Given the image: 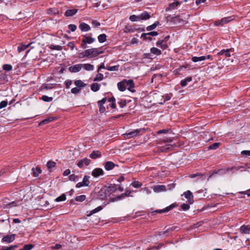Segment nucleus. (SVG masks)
<instances>
[{
    "label": "nucleus",
    "mask_w": 250,
    "mask_h": 250,
    "mask_svg": "<svg viewBox=\"0 0 250 250\" xmlns=\"http://www.w3.org/2000/svg\"><path fill=\"white\" fill-rule=\"evenodd\" d=\"M144 132H145V129L144 128H140L137 129L132 131H129L124 134L125 138V139H129L132 137L136 136L141 134H142Z\"/></svg>",
    "instance_id": "1"
},
{
    "label": "nucleus",
    "mask_w": 250,
    "mask_h": 250,
    "mask_svg": "<svg viewBox=\"0 0 250 250\" xmlns=\"http://www.w3.org/2000/svg\"><path fill=\"white\" fill-rule=\"evenodd\" d=\"M95 41V39L91 37L87 36L86 35L83 36L82 40L81 47L85 49L87 47L86 44H91Z\"/></svg>",
    "instance_id": "2"
},
{
    "label": "nucleus",
    "mask_w": 250,
    "mask_h": 250,
    "mask_svg": "<svg viewBox=\"0 0 250 250\" xmlns=\"http://www.w3.org/2000/svg\"><path fill=\"white\" fill-rule=\"evenodd\" d=\"M86 57L88 58H94L98 56V48H93L85 50Z\"/></svg>",
    "instance_id": "3"
},
{
    "label": "nucleus",
    "mask_w": 250,
    "mask_h": 250,
    "mask_svg": "<svg viewBox=\"0 0 250 250\" xmlns=\"http://www.w3.org/2000/svg\"><path fill=\"white\" fill-rule=\"evenodd\" d=\"M89 178L90 177L88 176H84L82 182H79L76 185L77 188H81L83 186L87 187L89 184Z\"/></svg>",
    "instance_id": "4"
},
{
    "label": "nucleus",
    "mask_w": 250,
    "mask_h": 250,
    "mask_svg": "<svg viewBox=\"0 0 250 250\" xmlns=\"http://www.w3.org/2000/svg\"><path fill=\"white\" fill-rule=\"evenodd\" d=\"M15 234L5 235L2 237L1 241L2 242H7L8 243H11L15 239Z\"/></svg>",
    "instance_id": "5"
},
{
    "label": "nucleus",
    "mask_w": 250,
    "mask_h": 250,
    "mask_svg": "<svg viewBox=\"0 0 250 250\" xmlns=\"http://www.w3.org/2000/svg\"><path fill=\"white\" fill-rule=\"evenodd\" d=\"M126 83V87H127V89L131 92H135V90L134 89L135 84L132 80H126L125 82Z\"/></svg>",
    "instance_id": "6"
},
{
    "label": "nucleus",
    "mask_w": 250,
    "mask_h": 250,
    "mask_svg": "<svg viewBox=\"0 0 250 250\" xmlns=\"http://www.w3.org/2000/svg\"><path fill=\"white\" fill-rule=\"evenodd\" d=\"M184 195H185V197L187 199L188 202L189 204H192L193 203V195L190 190H188L185 192Z\"/></svg>",
    "instance_id": "7"
},
{
    "label": "nucleus",
    "mask_w": 250,
    "mask_h": 250,
    "mask_svg": "<svg viewBox=\"0 0 250 250\" xmlns=\"http://www.w3.org/2000/svg\"><path fill=\"white\" fill-rule=\"evenodd\" d=\"M158 35V33L157 31H152L150 32L146 33H143L141 35V38H143L145 40H152V38L150 37H148V38H146V36H156Z\"/></svg>",
    "instance_id": "8"
},
{
    "label": "nucleus",
    "mask_w": 250,
    "mask_h": 250,
    "mask_svg": "<svg viewBox=\"0 0 250 250\" xmlns=\"http://www.w3.org/2000/svg\"><path fill=\"white\" fill-rule=\"evenodd\" d=\"M91 163V160L87 158L83 159L79 161L77 166L79 167H83L84 166H88Z\"/></svg>",
    "instance_id": "9"
},
{
    "label": "nucleus",
    "mask_w": 250,
    "mask_h": 250,
    "mask_svg": "<svg viewBox=\"0 0 250 250\" xmlns=\"http://www.w3.org/2000/svg\"><path fill=\"white\" fill-rule=\"evenodd\" d=\"M83 66L82 64H75L69 67V70L71 72L76 73L79 72Z\"/></svg>",
    "instance_id": "10"
},
{
    "label": "nucleus",
    "mask_w": 250,
    "mask_h": 250,
    "mask_svg": "<svg viewBox=\"0 0 250 250\" xmlns=\"http://www.w3.org/2000/svg\"><path fill=\"white\" fill-rule=\"evenodd\" d=\"M175 1V2L169 4L168 7H167L166 9V11L171 10L175 9L177 6L180 5L183 2H179L178 1H176V0Z\"/></svg>",
    "instance_id": "11"
},
{
    "label": "nucleus",
    "mask_w": 250,
    "mask_h": 250,
    "mask_svg": "<svg viewBox=\"0 0 250 250\" xmlns=\"http://www.w3.org/2000/svg\"><path fill=\"white\" fill-rule=\"evenodd\" d=\"M153 191L155 192L159 193L162 191H166L167 189L164 185H156L153 188Z\"/></svg>",
    "instance_id": "12"
},
{
    "label": "nucleus",
    "mask_w": 250,
    "mask_h": 250,
    "mask_svg": "<svg viewBox=\"0 0 250 250\" xmlns=\"http://www.w3.org/2000/svg\"><path fill=\"white\" fill-rule=\"evenodd\" d=\"M104 174V171L102 168H96L92 171V175L94 177H98Z\"/></svg>",
    "instance_id": "13"
},
{
    "label": "nucleus",
    "mask_w": 250,
    "mask_h": 250,
    "mask_svg": "<svg viewBox=\"0 0 250 250\" xmlns=\"http://www.w3.org/2000/svg\"><path fill=\"white\" fill-rule=\"evenodd\" d=\"M79 27L82 32H87L91 29L90 26L85 22L81 23Z\"/></svg>",
    "instance_id": "14"
},
{
    "label": "nucleus",
    "mask_w": 250,
    "mask_h": 250,
    "mask_svg": "<svg viewBox=\"0 0 250 250\" xmlns=\"http://www.w3.org/2000/svg\"><path fill=\"white\" fill-rule=\"evenodd\" d=\"M126 79H124L123 81H121L120 82L118 83H117V86L118 88V89L120 91H124L126 89Z\"/></svg>",
    "instance_id": "15"
},
{
    "label": "nucleus",
    "mask_w": 250,
    "mask_h": 250,
    "mask_svg": "<svg viewBox=\"0 0 250 250\" xmlns=\"http://www.w3.org/2000/svg\"><path fill=\"white\" fill-rule=\"evenodd\" d=\"M156 44L157 46L160 47L163 50H165L168 48L167 43H166L162 40H158Z\"/></svg>",
    "instance_id": "16"
},
{
    "label": "nucleus",
    "mask_w": 250,
    "mask_h": 250,
    "mask_svg": "<svg viewBox=\"0 0 250 250\" xmlns=\"http://www.w3.org/2000/svg\"><path fill=\"white\" fill-rule=\"evenodd\" d=\"M231 49H222L220 52L217 53L218 56L224 55L226 57H229L230 56V51Z\"/></svg>",
    "instance_id": "17"
},
{
    "label": "nucleus",
    "mask_w": 250,
    "mask_h": 250,
    "mask_svg": "<svg viewBox=\"0 0 250 250\" xmlns=\"http://www.w3.org/2000/svg\"><path fill=\"white\" fill-rule=\"evenodd\" d=\"M240 231L242 234H250V226L249 225H243L240 228Z\"/></svg>",
    "instance_id": "18"
},
{
    "label": "nucleus",
    "mask_w": 250,
    "mask_h": 250,
    "mask_svg": "<svg viewBox=\"0 0 250 250\" xmlns=\"http://www.w3.org/2000/svg\"><path fill=\"white\" fill-rule=\"evenodd\" d=\"M232 19H231L230 17H225L224 18H222L220 21H216V25H223L224 24H226L228 23L229 21H231Z\"/></svg>",
    "instance_id": "19"
},
{
    "label": "nucleus",
    "mask_w": 250,
    "mask_h": 250,
    "mask_svg": "<svg viewBox=\"0 0 250 250\" xmlns=\"http://www.w3.org/2000/svg\"><path fill=\"white\" fill-rule=\"evenodd\" d=\"M78 9H68L65 11L64 15L66 17H72L75 15Z\"/></svg>",
    "instance_id": "20"
},
{
    "label": "nucleus",
    "mask_w": 250,
    "mask_h": 250,
    "mask_svg": "<svg viewBox=\"0 0 250 250\" xmlns=\"http://www.w3.org/2000/svg\"><path fill=\"white\" fill-rule=\"evenodd\" d=\"M175 207H176V206L175 205V204H171L170 206L164 209L156 210L155 211L157 213H164V212H167V211L170 210L172 208H173Z\"/></svg>",
    "instance_id": "21"
},
{
    "label": "nucleus",
    "mask_w": 250,
    "mask_h": 250,
    "mask_svg": "<svg viewBox=\"0 0 250 250\" xmlns=\"http://www.w3.org/2000/svg\"><path fill=\"white\" fill-rule=\"evenodd\" d=\"M192 80V77H188L186 79L181 81L180 84L182 87H185L188 84V83L191 82Z\"/></svg>",
    "instance_id": "22"
},
{
    "label": "nucleus",
    "mask_w": 250,
    "mask_h": 250,
    "mask_svg": "<svg viewBox=\"0 0 250 250\" xmlns=\"http://www.w3.org/2000/svg\"><path fill=\"white\" fill-rule=\"evenodd\" d=\"M174 145L173 144H166L165 146H159L160 147V151H166L168 150H169L171 149V148H172L173 147V146Z\"/></svg>",
    "instance_id": "23"
},
{
    "label": "nucleus",
    "mask_w": 250,
    "mask_h": 250,
    "mask_svg": "<svg viewBox=\"0 0 250 250\" xmlns=\"http://www.w3.org/2000/svg\"><path fill=\"white\" fill-rule=\"evenodd\" d=\"M116 165L112 162H107L104 165V168L107 170L112 169Z\"/></svg>",
    "instance_id": "24"
},
{
    "label": "nucleus",
    "mask_w": 250,
    "mask_h": 250,
    "mask_svg": "<svg viewBox=\"0 0 250 250\" xmlns=\"http://www.w3.org/2000/svg\"><path fill=\"white\" fill-rule=\"evenodd\" d=\"M140 17V20H146L149 19L150 18V16L147 12L144 11L141 14Z\"/></svg>",
    "instance_id": "25"
},
{
    "label": "nucleus",
    "mask_w": 250,
    "mask_h": 250,
    "mask_svg": "<svg viewBox=\"0 0 250 250\" xmlns=\"http://www.w3.org/2000/svg\"><path fill=\"white\" fill-rule=\"evenodd\" d=\"M74 84L78 88L81 89L82 87H84L86 86V84L80 80H76L74 81Z\"/></svg>",
    "instance_id": "26"
},
{
    "label": "nucleus",
    "mask_w": 250,
    "mask_h": 250,
    "mask_svg": "<svg viewBox=\"0 0 250 250\" xmlns=\"http://www.w3.org/2000/svg\"><path fill=\"white\" fill-rule=\"evenodd\" d=\"M150 51L151 53L157 56H159L162 54L161 50L156 47H152Z\"/></svg>",
    "instance_id": "27"
},
{
    "label": "nucleus",
    "mask_w": 250,
    "mask_h": 250,
    "mask_svg": "<svg viewBox=\"0 0 250 250\" xmlns=\"http://www.w3.org/2000/svg\"><path fill=\"white\" fill-rule=\"evenodd\" d=\"M32 171H33V175L34 177H38L39 175L41 173L42 170L40 167H37L36 168H32Z\"/></svg>",
    "instance_id": "28"
},
{
    "label": "nucleus",
    "mask_w": 250,
    "mask_h": 250,
    "mask_svg": "<svg viewBox=\"0 0 250 250\" xmlns=\"http://www.w3.org/2000/svg\"><path fill=\"white\" fill-rule=\"evenodd\" d=\"M191 60L193 62H198L205 61V60H206V57H205V56H201V57L194 56L191 58Z\"/></svg>",
    "instance_id": "29"
},
{
    "label": "nucleus",
    "mask_w": 250,
    "mask_h": 250,
    "mask_svg": "<svg viewBox=\"0 0 250 250\" xmlns=\"http://www.w3.org/2000/svg\"><path fill=\"white\" fill-rule=\"evenodd\" d=\"M107 36L105 34H100L98 37V40L100 43H103L106 40Z\"/></svg>",
    "instance_id": "30"
},
{
    "label": "nucleus",
    "mask_w": 250,
    "mask_h": 250,
    "mask_svg": "<svg viewBox=\"0 0 250 250\" xmlns=\"http://www.w3.org/2000/svg\"><path fill=\"white\" fill-rule=\"evenodd\" d=\"M100 85L98 83H93L91 85V89L94 92L98 91L100 89Z\"/></svg>",
    "instance_id": "31"
},
{
    "label": "nucleus",
    "mask_w": 250,
    "mask_h": 250,
    "mask_svg": "<svg viewBox=\"0 0 250 250\" xmlns=\"http://www.w3.org/2000/svg\"><path fill=\"white\" fill-rule=\"evenodd\" d=\"M101 156V153L98 151H93L90 155V157L92 159H95Z\"/></svg>",
    "instance_id": "32"
},
{
    "label": "nucleus",
    "mask_w": 250,
    "mask_h": 250,
    "mask_svg": "<svg viewBox=\"0 0 250 250\" xmlns=\"http://www.w3.org/2000/svg\"><path fill=\"white\" fill-rule=\"evenodd\" d=\"M159 24V21H155L152 25L148 26L146 27V29L148 31L154 30V29H155L156 28V27Z\"/></svg>",
    "instance_id": "33"
},
{
    "label": "nucleus",
    "mask_w": 250,
    "mask_h": 250,
    "mask_svg": "<svg viewBox=\"0 0 250 250\" xmlns=\"http://www.w3.org/2000/svg\"><path fill=\"white\" fill-rule=\"evenodd\" d=\"M84 69L87 71H91L94 69V66L89 63H85L83 64Z\"/></svg>",
    "instance_id": "34"
},
{
    "label": "nucleus",
    "mask_w": 250,
    "mask_h": 250,
    "mask_svg": "<svg viewBox=\"0 0 250 250\" xmlns=\"http://www.w3.org/2000/svg\"><path fill=\"white\" fill-rule=\"evenodd\" d=\"M30 43H28L27 45H24V44H21L18 47V50L19 52H21L24 50H25L27 48H28L29 45Z\"/></svg>",
    "instance_id": "35"
},
{
    "label": "nucleus",
    "mask_w": 250,
    "mask_h": 250,
    "mask_svg": "<svg viewBox=\"0 0 250 250\" xmlns=\"http://www.w3.org/2000/svg\"><path fill=\"white\" fill-rule=\"evenodd\" d=\"M55 166H56V163L53 161H49L47 162V168L50 171H51V169L52 168L54 167H55Z\"/></svg>",
    "instance_id": "36"
},
{
    "label": "nucleus",
    "mask_w": 250,
    "mask_h": 250,
    "mask_svg": "<svg viewBox=\"0 0 250 250\" xmlns=\"http://www.w3.org/2000/svg\"><path fill=\"white\" fill-rule=\"evenodd\" d=\"M119 65H114V66H107L105 68V69L110 71H118L119 69Z\"/></svg>",
    "instance_id": "37"
},
{
    "label": "nucleus",
    "mask_w": 250,
    "mask_h": 250,
    "mask_svg": "<svg viewBox=\"0 0 250 250\" xmlns=\"http://www.w3.org/2000/svg\"><path fill=\"white\" fill-rule=\"evenodd\" d=\"M49 48L51 50H61L62 49V47L61 45H55L51 44L49 45Z\"/></svg>",
    "instance_id": "38"
},
{
    "label": "nucleus",
    "mask_w": 250,
    "mask_h": 250,
    "mask_svg": "<svg viewBox=\"0 0 250 250\" xmlns=\"http://www.w3.org/2000/svg\"><path fill=\"white\" fill-rule=\"evenodd\" d=\"M42 101L46 102H50L53 100V98L46 95H43L41 98Z\"/></svg>",
    "instance_id": "39"
},
{
    "label": "nucleus",
    "mask_w": 250,
    "mask_h": 250,
    "mask_svg": "<svg viewBox=\"0 0 250 250\" xmlns=\"http://www.w3.org/2000/svg\"><path fill=\"white\" fill-rule=\"evenodd\" d=\"M129 20L131 21H139L140 20V17L139 16H136L135 15H132L129 17Z\"/></svg>",
    "instance_id": "40"
},
{
    "label": "nucleus",
    "mask_w": 250,
    "mask_h": 250,
    "mask_svg": "<svg viewBox=\"0 0 250 250\" xmlns=\"http://www.w3.org/2000/svg\"><path fill=\"white\" fill-rule=\"evenodd\" d=\"M12 66L11 64H5L2 66V68L4 70L9 71L12 69Z\"/></svg>",
    "instance_id": "41"
},
{
    "label": "nucleus",
    "mask_w": 250,
    "mask_h": 250,
    "mask_svg": "<svg viewBox=\"0 0 250 250\" xmlns=\"http://www.w3.org/2000/svg\"><path fill=\"white\" fill-rule=\"evenodd\" d=\"M220 145V143H215L210 145L208 148L209 149H216L217 148L219 147Z\"/></svg>",
    "instance_id": "42"
},
{
    "label": "nucleus",
    "mask_w": 250,
    "mask_h": 250,
    "mask_svg": "<svg viewBox=\"0 0 250 250\" xmlns=\"http://www.w3.org/2000/svg\"><path fill=\"white\" fill-rule=\"evenodd\" d=\"M104 79V75L101 73H98L94 79V81H102Z\"/></svg>",
    "instance_id": "43"
},
{
    "label": "nucleus",
    "mask_w": 250,
    "mask_h": 250,
    "mask_svg": "<svg viewBox=\"0 0 250 250\" xmlns=\"http://www.w3.org/2000/svg\"><path fill=\"white\" fill-rule=\"evenodd\" d=\"M65 199H66V196H65V195L64 194H62L60 196L57 197L55 199V201L56 202H61V201H64V200H65Z\"/></svg>",
    "instance_id": "44"
},
{
    "label": "nucleus",
    "mask_w": 250,
    "mask_h": 250,
    "mask_svg": "<svg viewBox=\"0 0 250 250\" xmlns=\"http://www.w3.org/2000/svg\"><path fill=\"white\" fill-rule=\"evenodd\" d=\"M86 198V196L84 195L78 196L76 197L75 200L77 201L82 202Z\"/></svg>",
    "instance_id": "45"
},
{
    "label": "nucleus",
    "mask_w": 250,
    "mask_h": 250,
    "mask_svg": "<svg viewBox=\"0 0 250 250\" xmlns=\"http://www.w3.org/2000/svg\"><path fill=\"white\" fill-rule=\"evenodd\" d=\"M34 248V245L32 244L25 245L23 247V250H31Z\"/></svg>",
    "instance_id": "46"
},
{
    "label": "nucleus",
    "mask_w": 250,
    "mask_h": 250,
    "mask_svg": "<svg viewBox=\"0 0 250 250\" xmlns=\"http://www.w3.org/2000/svg\"><path fill=\"white\" fill-rule=\"evenodd\" d=\"M81 89L78 87H74L71 89V92L74 94H77L80 93Z\"/></svg>",
    "instance_id": "47"
},
{
    "label": "nucleus",
    "mask_w": 250,
    "mask_h": 250,
    "mask_svg": "<svg viewBox=\"0 0 250 250\" xmlns=\"http://www.w3.org/2000/svg\"><path fill=\"white\" fill-rule=\"evenodd\" d=\"M68 28L71 32H74L77 29V26L75 24H70L68 25Z\"/></svg>",
    "instance_id": "48"
},
{
    "label": "nucleus",
    "mask_w": 250,
    "mask_h": 250,
    "mask_svg": "<svg viewBox=\"0 0 250 250\" xmlns=\"http://www.w3.org/2000/svg\"><path fill=\"white\" fill-rule=\"evenodd\" d=\"M131 185L133 187L137 188H139V187H140L141 186H142V184L141 183H139L138 181H134L131 183Z\"/></svg>",
    "instance_id": "49"
},
{
    "label": "nucleus",
    "mask_w": 250,
    "mask_h": 250,
    "mask_svg": "<svg viewBox=\"0 0 250 250\" xmlns=\"http://www.w3.org/2000/svg\"><path fill=\"white\" fill-rule=\"evenodd\" d=\"M174 21H178L181 22V21H184L181 18L180 16H177L172 18Z\"/></svg>",
    "instance_id": "50"
},
{
    "label": "nucleus",
    "mask_w": 250,
    "mask_h": 250,
    "mask_svg": "<svg viewBox=\"0 0 250 250\" xmlns=\"http://www.w3.org/2000/svg\"><path fill=\"white\" fill-rule=\"evenodd\" d=\"M8 103L7 101H2L0 103V109L5 107L7 105Z\"/></svg>",
    "instance_id": "51"
},
{
    "label": "nucleus",
    "mask_w": 250,
    "mask_h": 250,
    "mask_svg": "<svg viewBox=\"0 0 250 250\" xmlns=\"http://www.w3.org/2000/svg\"><path fill=\"white\" fill-rule=\"evenodd\" d=\"M118 104L120 105L121 108H124L126 104L125 100H121L118 102Z\"/></svg>",
    "instance_id": "52"
},
{
    "label": "nucleus",
    "mask_w": 250,
    "mask_h": 250,
    "mask_svg": "<svg viewBox=\"0 0 250 250\" xmlns=\"http://www.w3.org/2000/svg\"><path fill=\"white\" fill-rule=\"evenodd\" d=\"M86 54L85 53V51L81 53H79L78 54L77 57L79 59H83L85 57H86Z\"/></svg>",
    "instance_id": "53"
},
{
    "label": "nucleus",
    "mask_w": 250,
    "mask_h": 250,
    "mask_svg": "<svg viewBox=\"0 0 250 250\" xmlns=\"http://www.w3.org/2000/svg\"><path fill=\"white\" fill-rule=\"evenodd\" d=\"M190 207L189 205L187 204H183L181 205V208L183 210L186 211L189 209Z\"/></svg>",
    "instance_id": "54"
},
{
    "label": "nucleus",
    "mask_w": 250,
    "mask_h": 250,
    "mask_svg": "<svg viewBox=\"0 0 250 250\" xmlns=\"http://www.w3.org/2000/svg\"><path fill=\"white\" fill-rule=\"evenodd\" d=\"M72 83V81L70 80H67L66 81H65L64 83L66 88L67 89L69 88L70 86L71 85Z\"/></svg>",
    "instance_id": "55"
},
{
    "label": "nucleus",
    "mask_w": 250,
    "mask_h": 250,
    "mask_svg": "<svg viewBox=\"0 0 250 250\" xmlns=\"http://www.w3.org/2000/svg\"><path fill=\"white\" fill-rule=\"evenodd\" d=\"M125 32L127 33V32H133L134 31L135 29H133L132 27H127V26H126L125 28Z\"/></svg>",
    "instance_id": "56"
},
{
    "label": "nucleus",
    "mask_w": 250,
    "mask_h": 250,
    "mask_svg": "<svg viewBox=\"0 0 250 250\" xmlns=\"http://www.w3.org/2000/svg\"><path fill=\"white\" fill-rule=\"evenodd\" d=\"M241 154L243 156L247 157L250 156V150H243L241 151Z\"/></svg>",
    "instance_id": "57"
},
{
    "label": "nucleus",
    "mask_w": 250,
    "mask_h": 250,
    "mask_svg": "<svg viewBox=\"0 0 250 250\" xmlns=\"http://www.w3.org/2000/svg\"><path fill=\"white\" fill-rule=\"evenodd\" d=\"M99 107V111L101 113H104L105 111V108L103 104H98Z\"/></svg>",
    "instance_id": "58"
},
{
    "label": "nucleus",
    "mask_w": 250,
    "mask_h": 250,
    "mask_svg": "<svg viewBox=\"0 0 250 250\" xmlns=\"http://www.w3.org/2000/svg\"><path fill=\"white\" fill-rule=\"evenodd\" d=\"M52 121V120L51 118L46 119H44V120H42L40 123V125L46 124H47V123H48L49 122H51Z\"/></svg>",
    "instance_id": "59"
},
{
    "label": "nucleus",
    "mask_w": 250,
    "mask_h": 250,
    "mask_svg": "<svg viewBox=\"0 0 250 250\" xmlns=\"http://www.w3.org/2000/svg\"><path fill=\"white\" fill-rule=\"evenodd\" d=\"M92 24L97 27H98L100 26L101 24L99 22L97 21L96 20H93L92 21Z\"/></svg>",
    "instance_id": "60"
},
{
    "label": "nucleus",
    "mask_w": 250,
    "mask_h": 250,
    "mask_svg": "<svg viewBox=\"0 0 250 250\" xmlns=\"http://www.w3.org/2000/svg\"><path fill=\"white\" fill-rule=\"evenodd\" d=\"M77 177L78 176L75 175V174H71L69 176V179L70 181H75Z\"/></svg>",
    "instance_id": "61"
},
{
    "label": "nucleus",
    "mask_w": 250,
    "mask_h": 250,
    "mask_svg": "<svg viewBox=\"0 0 250 250\" xmlns=\"http://www.w3.org/2000/svg\"><path fill=\"white\" fill-rule=\"evenodd\" d=\"M16 206V205L15 202H12L9 204L6 205L5 208H10L11 207Z\"/></svg>",
    "instance_id": "62"
},
{
    "label": "nucleus",
    "mask_w": 250,
    "mask_h": 250,
    "mask_svg": "<svg viewBox=\"0 0 250 250\" xmlns=\"http://www.w3.org/2000/svg\"><path fill=\"white\" fill-rule=\"evenodd\" d=\"M67 46L71 49V50H73L75 46L73 42H69L67 44Z\"/></svg>",
    "instance_id": "63"
},
{
    "label": "nucleus",
    "mask_w": 250,
    "mask_h": 250,
    "mask_svg": "<svg viewBox=\"0 0 250 250\" xmlns=\"http://www.w3.org/2000/svg\"><path fill=\"white\" fill-rule=\"evenodd\" d=\"M106 101V98H104L101 100L99 101L98 102V104H104Z\"/></svg>",
    "instance_id": "64"
}]
</instances>
